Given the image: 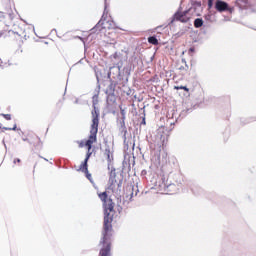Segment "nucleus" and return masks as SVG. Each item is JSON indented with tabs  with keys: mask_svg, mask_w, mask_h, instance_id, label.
<instances>
[{
	"mask_svg": "<svg viewBox=\"0 0 256 256\" xmlns=\"http://www.w3.org/2000/svg\"><path fill=\"white\" fill-rule=\"evenodd\" d=\"M99 199L103 202L104 207V230L100 241V245H103V247L100 250V256H111V237L109 236V230L113 221V214L111 213H113L115 204L111 198L107 197V192L99 194Z\"/></svg>",
	"mask_w": 256,
	"mask_h": 256,
	"instance_id": "obj_1",
	"label": "nucleus"
},
{
	"mask_svg": "<svg viewBox=\"0 0 256 256\" xmlns=\"http://www.w3.org/2000/svg\"><path fill=\"white\" fill-rule=\"evenodd\" d=\"M98 132H99V112L95 111V113H93L89 139L86 141V144H85L86 147H88V151H91V147H92L93 143L97 142V133Z\"/></svg>",
	"mask_w": 256,
	"mask_h": 256,
	"instance_id": "obj_2",
	"label": "nucleus"
},
{
	"mask_svg": "<svg viewBox=\"0 0 256 256\" xmlns=\"http://www.w3.org/2000/svg\"><path fill=\"white\" fill-rule=\"evenodd\" d=\"M105 15H107V2H105V7H104V13L102 15V19L95 25L94 28L91 29L92 33H101L105 31V29H115L117 26L115 25V22L113 21H106L103 20L105 19Z\"/></svg>",
	"mask_w": 256,
	"mask_h": 256,
	"instance_id": "obj_3",
	"label": "nucleus"
},
{
	"mask_svg": "<svg viewBox=\"0 0 256 256\" xmlns=\"http://www.w3.org/2000/svg\"><path fill=\"white\" fill-rule=\"evenodd\" d=\"M115 177H116V173L114 169L110 171L108 189L112 191V193H115V195H119V193H121V182H117V180H115Z\"/></svg>",
	"mask_w": 256,
	"mask_h": 256,
	"instance_id": "obj_4",
	"label": "nucleus"
},
{
	"mask_svg": "<svg viewBox=\"0 0 256 256\" xmlns=\"http://www.w3.org/2000/svg\"><path fill=\"white\" fill-rule=\"evenodd\" d=\"M189 11L190 10H186L184 12H176L170 23H173L174 21H180L181 23H187L189 21V19H191V16H189Z\"/></svg>",
	"mask_w": 256,
	"mask_h": 256,
	"instance_id": "obj_5",
	"label": "nucleus"
},
{
	"mask_svg": "<svg viewBox=\"0 0 256 256\" xmlns=\"http://www.w3.org/2000/svg\"><path fill=\"white\" fill-rule=\"evenodd\" d=\"M215 9L219 13H223L225 11H229V13H233V8L229 7V4L223 0H216Z\"/></svg>",
	"mask_w": 256,
	"mask_h": 256,
	"instance_id": "obj_6",
	"label": "nucleus"
},
{
	"mask_svg": "<svg viewBox=\"0 0 256 256\" xmlns=\"http://www.w3.org/2000/svg\"><path fill=\"white\" fill-rule=\"evenodd\" d=\"M91 157V153L87 154L83 164L81 165L80 169L83 171V173H86L87 179L93 183V180L91 178V174L89 173V170L87 169V161H89V158Z\"/></svg>",
	"mask_w": 256,
	"mask_h": 256,
	"instance_id": "obj_7",
	"label": "nucleus"
},
{
	"mask_svg": "<svg viewBox=\"0 0 256 256\" xmlns=\"http://www.w3.org/2000/svg\"><path fill=\"white\" fill-rule=\"evenodd\" d=\"M104 155L107 157L108 163H111V161H113V151L111 150V147L107 144L105 145Z\"/></svg>",
	"mask_w": 256,
	"mask_h": 256,
	"instance_id": "obj_8",
	"label": "nucleus"
},
{
	"mask_svg": "<svg viewBox=\"0 0 256 256\" xmlns=\"http://www.w3.org/2000/svg\"><path fill=\"white\" fill-rule=\"evenodd\" d=\"M99 96L98 95H94L92 97V101H93V107H94V111H92V118H93V113L94 115H97L96 113H98V117H99V110H97V107H95V105H97V103H99ZM96 111V113H95Z\"/></svg>",
	"mask_w": 256,
	"mask_h": 256,
	"instance_id": "obj_9",
	"label": "nucleus"
},
{
	"mask_svg": "<svg viewBox=\"0 0 256 256\" xmlns=\"http://www.w3.org/2000/svg\"><path fill=\"white\" fill-rule=\"evenodd\" d=\"M236 4L238 5V7H240V9H245L247 7V5H249V1H247V0H236Z\"/></svg>",
	"mask_w": 256,
	"mask_h": 256,
	"instance_id": "obj_10",
	"label": "nucleus"
},
{
	"mask_svg": "<svg viewBox=\"0 0 256 256\" xmlns=\"http://www.w3.org/2000/svg\"><path fill=\"white\" fill-rule=\"evenodd\" d=\"M194 27L196 29H199L200 27H203V19L197 18L194 20Z\"/></svg>",
	"mask_w": 256,
	"mask_h": 256,
	"instance_id": "obj_11",
	"label": "nucleus"
},
{
	"mask_svg": "<svg viewBox=\"0 0 256 256\" xmlns=\"http://www.w3.org/2000/svg\"><path fill=\"white\" fill-rule=\"evenodd\" d=\"M148 43H150L151 45H159V40H157V37L155 36H150L148 38Z\"/></svg>",
	"mask_w": 256,
	"mask_h": 256,
	"instance_id": "obj_12",
	"label": "nucleus"
},
{
	"mask_svg": "<svg viewBox=\"0 0 256 256\" xmlns=\"http://www.w3.org/2000/svg\"><path fill=\"white\" fill-rule=\"evenodd\" d=\"M205 19H206V21H210V22H213V21H214L213 15H211V14L206 15V16H205Z\"/></svg>",
	"mask_w": 256,
	"mask_h": 256,
	"instance_id": "obj_13",
	"label": "nucleus"
},
{
	"mask_svg": "<svg viewBox=\"0 0 256 256\" xmlns=\"http://www.w3.org/2000/svg\"><path fill=\"white\" fill-rule=\"evenodd\" d=\"M2 117H4V119L7 121H11V114H2Z\"/></svg>",
	"mask_w": 256,
	"mask_h": 256,
	"instance_id": "obj_14",
	"label": "nucleus"
},
{
	"mask_svg": "<svg viewBox=\"0 0 256 256\" xmlns=\"http://www.w3.org/2000/svg\"><path fill=\"white\" fill-rule=\"evenodd\" d=\"M4 129L5 131H15L17 129V124H15L13 128L4 127Z\"/></svg>",
	"mask_w": 256,
	"mask_h": 256,
	"instance_id": "obj_15",
	"label": "nucleus"
},
{
	"mask_svg": "<svg viewBox=\"0 0 256 256\" xmlns=\"http://www.w3.org/2000/svg\"><path fill=\"white\" fill-rule=\"evenodd\" d=\"M175 89H184V91H189V88H187V86L175 87Z\"/></svg>",
	"mask_w": 256,
	"mask_h": 256,
	"instance_id": "obj_16",
	"label": "nucleus"
},
{
	"mask_svg": "<svg viewBox=\"0 0 256 256\" xmlns=\"http://www.w3.org/2000/svg\"><path fill=\"white\" fill-rule=\"evenodd\" d=\"M120 127H122V129H125V119H122L120 121Z\"/></svg>",
	"mask_w": 256,
	"mask_h": 256,
	"instance_id": "obj_17",
	"label": "nucleus"
},
{
	"mask_svg": "<svg viewBox=\"0 0 256 256\" xmlns=\"http://www.w3.org/2000/svg\"><path fill=\"white\" fill-rule=\"evenodd\" d=\"M213 7V0H208V8L211 9Z\"/></svg>",
	"mask_w": 256,
	"mask_h": 256,
	"instance_id": "obj_18",
	"label": "nucleus"
},
{
	"mask_svg": "<svg viewBox=\"0 0 256 256\" xmlns=\"http://www.w3.org/2000/svg\"><path fill=\"white\" fill-rule=\"evenodd\" d=\"M120 113L122 115V119H125V115H126L125 110L121 109Z\"/></svg>",
	"mask_w": 256,
	"mask_h": 256,
	"instance_id": "obj_19",
	"label": "nucleus"
},
{
	"mask_svg": "<svg viewBox=\"0 0 256 256\" xmlns=\"http://www.w3.org/2000/svg\"><path fill=\"white\" fill-rule=\"evenodd\" d=\"M117 57H119V54H118L117 52H115V53L113 54V58H114V59H117Z\"/></svg>",
	"mask_w": 256,
	"mask_h": 256,
	"instance_id": "obj_20",
	"label": "nucleus"
},
{
	"mask_svg": "<svg viewBox=\"0 0 256 256\" xmlns=\"http://www.w3.org/2000/svg\"><path fill=\"white\" fill-rule=\"evenodd\" d=\"M15 163H21V159L17 158V159H14V164Z\"/></svg>",
	"mask_w": 256,
	"mask_h": 256,
	"instance_id": "obj_21",
	"label": "nucleus"
},
{
	"mask_svg": "<svg viewBox=\"0 0 256 256\" xmlns=\"http://www.w3.org/2000/svg\"><path fill=\"white\" fill-rule=\"evenodd\" d=\"M194 5L195 7H201V2H196Z\"/></svg>",
	"mask_w": 256,
	"mask_h": 256,
	"instance_id": "obj_22",
	"label": "nucleus"
},
{
	"mask_svg": "<svg viewBox=\"0 0 256 256\" xmlns=\"http://www.w3.org/2000/svg\"><path fill=\"white\" fill-rule=\"evenodd\" d=\"M142 125H145V118H143Z\"/></svg>",
	"mask_w": 256,
	"mask_h": 256,
	"instance_id": "obj_23",
	"label": "nucleus"
},
{
	"mask_svg": "<svg viewBox=\"0 0 256 256\" xmlns=\"http://www.w3.org/2000/svg\"><path fill=\"white\" fill-rule=\"evenodd\" d=\"M190 51H193V48H190Z\"/></svg>",
	"mask_w": 256,
	"mask_h": 256,
	"instance_id": "obj_24",
	"label": "nucleus"
},
{
	"mask_svg": "<svg viewBox=\"0 0 256 256\" xmlns=\"http://www.w3.org/2000/svg\"><path fill=\"white\" fill-rule=\"evenodd\" d=\"M0 129H2V126H1V124H0Z\"/></svg>",
	"mask_w": 256,
	"mask_h": 256,
	"instance_id": "obj_25",
	"label": "nucleus"
}]
</instances>
